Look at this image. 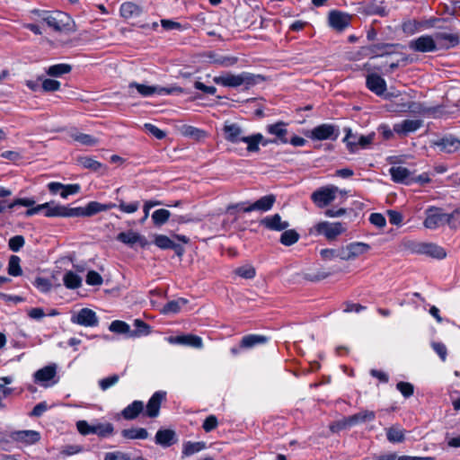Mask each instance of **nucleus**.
<instances>
[{
    "instance_id": "1",
    "label": "nucleus",
    "mask_w": 460,
    "mask_h": 460,
    "mask_svg": "<svg viewBox=\"0 0 460 460\" xmlns=\"http://www.w3.org/2000/svg\"><path fill=\"white\" fill-rule=\"evenodd\" d=\"M213 82L218 85L233 88H236L241 85L249 87L255 84L254 75L248 72H242L238 75L226 73L221 75L215 76Z\"/></svg>"
},
{
    "instance_id": "2",
    "label": "nucleus",
    "mask_w": 460,
    "mask_h": 460,
    "mask_svg": "<svg viewBox=\"0 0 460 460\" xmlns=\"http://www.w3.org/2000/svg\"><path fill=\"white\" fill-rule=\"evenodd\" d=\"M406 247L411 253L426 255L437 260H442L447 256L445 249L434 243L411 241Z\"/></svg>"
},
{
    "instance_id": "3",
    "label": "nucleus",
    "mask_w": 460,
    "mask_h": 460,
    "mask_svg": "<svg viewBox=\"0 0 460 460\" xmlns=\"http://www.w3.org/2000/svg\"><path fill=\"white\" fill-rule=\"evenodd\" d=\"M344 131L346 132V135L343 138V142L346 144L349 152L351 154L356 153L359 148H367L373 143L376 137L374 132L366 136L358 135L357 133H353L349 128H346Z\"/></svg>"
},
{
    "instance_id": "4",
    "label": "nucleus",
    "mask_w": 460,
    "mask_h": 460,
    "mask_svg": "<svg viewBox=\"0 0 460 460\" xmlns=\"http://www.w3.org/2000/svg\"><path fill=\"white\" fill-rule=\"evenodd\" d=\"M425 218L423 226L429 230H437L447 225L446 212L444 208L429 206L424 211Z\"/></svg>"
},
{
    "instance_id": "5",
    "label": "nucleus",
    "mask_w": 460,
    "mask_h": 460,
    "mask_svg": "<svg viewBox=\"0 0 460 460\" xmlns=\"http://www.w3.org/2000/svg\"><path fill=\"white\" fill-rule=\"evenodd\" d=\"M306 136L313 141H335L340 136V128L333 124L323 123L314 127Z\"/></svg>"
},
{
    "instance_id": "6",
    "label": "nucleus",
    "mask_w": 460,
    "mask_h": 460,
    "mask_svg": "<svg viewBox=\"0 0 460 460\" xmlns=\"http://www.w3.org/2000/svg\"><path fill=\"white\" fill-rule=\"evenodd\" d=\"M44 215L47 217H83L82 207L69 208L60 204H57L54 201L46 202Z\"/></svg>"
},
{
    "instance_id": "7",
    "label": "nucleus",
    "mask_w": 460,
    "mask_h": 460,
    "mask_svg": "<svg viewBox=\"0 0 460 460\" xmlns=\"http://www.w3.org/2000/svg\"><path fill=\"white\" fill-rule=\"evenodd\" d=\"M76 428L80 434L86 436L89 434H96L99 437L106 438L113 434L114 427L111 423H98L90 425L86 420H78Z\"/></svg>"
},
{
    "instance_id": "8",
    "label": "nucleus",
    "mask_w": 460,
    "mask_h": 460,
    "mask_svg": "<svg viewBox=\"0 0 460 460\" xmlns=\"http://www.w3.org/2000/svg\"><path fill=\"white\" fill-rule=\"evenodd\" d=\"M347 230L346 226L341 222L322 221L314 226L316 234L323 235L328 240H334Z\"/></svg>"
},
{
    "instance_id": "9",
    "label": "nucleus",
    "mask_w": 460,
    "mask_h": 460,
    "mask_svg": "<svg viewBox=\"0 0 460 460\" xmlns=\"http://www.w3.org/2000/svg\"><path fill=\"white\" fill-rule=\"evenodd\" d=\"M337 192L336 186L328 185L314 190L311 195V199L318 208H323L336 199Z\"/></svg>"
},
{
    "instance_id": "10",
    "label": "nucleus",
    "mask_w": 460,
    "mask_h": 460,
    "mask_svg": "<svg viewBox=\"0 0 460 460\" xmlns=\"http://www.w3.org/2000/svg\"><path fill=\"white\" fill-rule=\"evenodd\" d=\"M128 87L129 89L136 88L137 93L145 97L151 96L153 94L164 95L181 92L180 87L150 86L136 82L130 83Z\"/></svg>"
},
{
    "instance_id": "11",
    "label": "nucleus",
    "mask_w": 460,
    "mask_h": 460,
    "mask_svg": "<svg viewBox=\"0 0 460 460\" xmlns=\"http://www.w3.org/2000/svg\"><path fill=\"white\" fill-rule=\"evenodd\" d=\"M71 323L84 327H95L99 324V318L93 310L84 307L72 314Z\"/></svg>"
},
{
    "instance_id": "12",
    "label": "nucleus",
    "mask_w": 460,
    "mask_h": 460,
    "mask_svg": "<svg viewBox=\"0 0 460 460\" xmlns=\"http://www.w3.org/2000/svg\"><path fill=\"white\" fill-rule=\"evenodd\" d=\"M11 443L22 444L24 446L33 445L40 441V434L36 430H15L9 432Z\"/></svg>"
},
{
    "instance_id": "13",
    "label": "nucleus",
    "mask_w": 460,
    "mask_h": 460,
    "mask_svg": "<svg viewBox=\"0 0 460 460\" xmlns=\"http://www.w3.org/2000/svg\"><path fill=\"white\" fill-rule=\"evenodd\" d=\"M376 419V413L373 411L364 410L356 414L343 418L339 426L342 429L353 427L359 423L373 421Z\"/></svg>"
},
{
    "instance_id": "14",
    "label": "nucleus",
    "mask_w": 460,
    "mask_h": 460,
    "mask_svg": "<svg viewBox=\"0 0 460 460\" xmlns=\"http://www.w3.org/2000/svg\"><path fill=\"white\" fill-rule=\"evenodd\" d=\"M410 49L416 52H433L437 50V44L432 36L422 35L409 42Z\"/></svg>"
},
{
    "instance_id": "15",
    "label": "nucleus",
    "mask_w": 460,
    "mask_h": 460,
    "mask_svg": "<svg viewBox=\"0 0 460 460\" xmlns=\"http://www.w3.org/2000/svg\"><path fill=\"white\" fill-rule=\"evenodd\" d=\"M288 124L284 121H277L272 124H268L265 128L266 132L271 136H274V140L277 145H285L288 143Z\"/></svg>"
},
{
    "instance_id": "16",
    "label": "nucleus",
    "mask_w": 460,
    "mask_h": 460,
    "mask_svg": "<svg viewBox=\"0 0 460 460\" xmlns=\"http://www.w3.org/2000/svg\"><path fill=\"white\" fill-rule=\"evenodd\" d=\"M434 146L441 152L451 154L460 150V139L453 135H447L435 141Z\"/></svg>"
},
{
    "instance_id": "17",
    "label": "nucleus",
    "mask_w": 460,
    "mask_h": 460,
    "mask_svg": "<svg viewBox=\"0 0 460 460\" xmlns=\"http://www.w3.org/2000/svg\"><path fill=\"white\" fill-rule=\"evenodd\" d=\"M342 248L344 252L343 261H350L367 252L370 245L362 242H354Z\"/></svg>"
},
{
    "instance_id": "18",
    "label": "nucleus",
    "mask_w": 460,
    "mask_h": 460,
    "mask_svg": "<svg viewBox=\"0 0 460 460\" xmlns=\"http://www.w3.org/2000/svg\"><path fill=\"white\" fill-rule=\"evenodd\" d=\"M329 25L338 31H344L350 23V16L340 11H331L328 16Z\"/></svg>"
},
{
    "instance_id": "19",
    "label": "nucleus",
    "mask_w": 460,
    "mask_h": 460,
    "mask_svg": "<svg viewBox=\"0 0 460 460\" xmlns=\"http://www.w3.org/2000/svg\"><path fill=\"white\" fill-rule=\"evenodd\" d=\"M260 225L270 231H284L289 226L288 221H283L280 215L274 214L263 217L260 221Z\"/></svg>"
},
{
    "instance_id": "20",
    "label": "nucleus",
    "mask_w": 460,
    "mask_h": 460,
    "mask_svg": "<svg viewBox=\"0 0 460 460\" xmlns=\"http://www.w3.org/2000/svg\"><path fill=\"white\" fill-rule=\"evenodd\" d=\"M225 139L233 144L242 142L244 134L242 128L236 123L226 122L223 128Z\"/></svg>"
},
{
    "instance_id": "21",
    "label": "nucleus",
    "mask_w": 460,
    "mask_h": 460,
    "mask_svg": "<svg viewBox=\"0 0 460 460\" xmlns=\"http://www.w3.org/2000/svg\"><path fill=\"white\" fill-rule=\"evenodd\" d=\"M276 202V197L273 194H269L261 197L255 202H252L248 205V208H244L245 213H249L252 211H261L267 212L270 210Z\"/></svg>"
},
{
    "instance_id": "22",
    "label": "nucleus",
    "mask_w": 460,
    "mask_h": 460,
    "mask_svg": "<svg viewBox=\"0 0 460 460\" xmlns=\"http://www.w3.org/2000/svg\"><path fill=\"white\" fill-rule=\"evenodd\" d=\"M165 396L166 393L163 391H157L151 396L146 409V415L147 417L155 418L159 415L161 403L165 399Z\"/></svg>"
},
{
    "instance_id": "23",
    "label": "nucleus",
    "mask_w": 460,
    "mask_h": 460,
    "mask_svg": "<svg viewBox=\"0 0 460 460\" xmlns=\"http://www.w3.org/2000/svg\"><path fill=\"white\" fill-rule=\"evenodd\" d=\"M421 126L422 120L420 119H404L394 125V131L398 135L406 136L417 131Z\"/></svg>"
},
{
    "instance_id": "24",
    "label": "nucleus",
    "mask_w": 460,
    "mask_h": 460,
    "mask_svg": "<svg viewBox=\"0 0 460 460\" xmlns=\"http://www.w3.org/2000/svg\"><path fill=\"white\" fill-rule=\"evenodd\" d=\"M57 375V365L50 364L48 365L34 373V381L37 384H40L44 386H49V385L45 384L52 380Z\"/></svg>"
},
{
    "instance_id": "25",
    "label": "nucleus",
    "mask_w": 460,
    "mask_h": 460,
    "mask_svg": "<svg viewBox=\"0 0 460 460\" xmlns=\"http://www.w3.org/2000/svg\"><path fill=\"white\" fill-rule=\"evenodd\" d=\"M367 87L377 96H381L386 91V83L384 78L376 74H370L366 79Z\"/></svg>"
},
{
    "instance_id": "26",
    "label": "nucleus",
    "mask_w": 460,
    "mask_h": 460,
    "mask_svg": "<svg viewBox=\"0 0 460 460\" xmlns=\"http://www.w3.org/2000/svg\"><path fill=\"white\" fill-rule=\"evenodd\" d=\"M177 441L176 433L170 429H160L155 434V442L164 447H168Z\"/></svg>"
},
{
    "instance_id": "27",
    "label": "nucleus",
    "mask_w": 460,
    "mask_h": 460,
    "mask_svg": "<svg viewBox=\"0 0 460 460\" xmlns=\"http://www.w3.org/2000/svg\"><path fill=\"white\" fill-rule=\"evenodd\" d=\"M118 208V205L112 202L102 204L97 201L89 202L86 207L82 208L83 217H92L102 211H107L111 208Z\"/></svg>"
},
{
    "instance_id": "28",
    "label": "nucleus",
    "mask_w": 460,
    "mask_h": 460,
    "mask_svg": "<svg viewBox=\"0 0 460 460\" xmlns=\"http://www.w3.org/2000/svg\"><path fill=\"white\" fill-rule=\"evenodd\" d=\"M170 343L180 344L183 346L199 348L201 347V338L194 334H184L172 336L168 339Z\"/></svg>"
},
{
    "instance_id": "29",
    "label": "nucleus",
    "mask_w": 460,
    "mask_h": 460,
    "mask_svg": "<svg viewBox=\"0 0 460 460\" xmlns=\"http://www.w3.org/2000/svg\"><path fill=\"white\" fill-rule=\"evenodd\" d=\"M65 19L68 20L69 17L64 13H50L49 15L45 19V22L49 27L52 28L55 31H62L67 25L65 22Z\"/></svg>"
},
{
    "instance_id": "30",
    "label": "nucleus",
    "mask_w": 460,
    "mask_h": 460,
    "mask_svg": "<svg viewBox=\"0 0 460 460\" xmlns=\"http://www.w3.org/2000/svg\"><path fill=\"white\" fill-rule=\"evenodd\" d=\"M269 338L261 334H248L242 338L240 341V348L242 349H252L258 345H262L267 343Z\"/></svg>"
},
{
    "instance_id": "31",
    "label": "nucleus",
    "mask_w": 460,
    "mask_h": 460,
    "mask_svg": "<svg viewBox=\"0 0 460 460\" xmlns=\"http://www.w3.org/2000/svg\"><path fill=\"white\" fill-rule=\"evenodd\" d=\"M143 411L144 402L137 400L122 410L121 416L127 420H132L137 419Z\"/></svg>"
},
{
    "instance_id": "32",
    "label": "nucleus",
    "mask_w": 460,
    "mask_h": 460,
    "mask_svg": "<svg viewBox=\"0 0 460 460\" xmlns=\"http://www.w3.org/2000/svg\"><path fill=\"white\" fill-rule=\"evenodd\" d=\"M117 240L130 246H133L137 243H139L141 246H145L146 244L145 237L133 231L119 233L117 235Z\"/></svg>"
},
{
    "instance_id": "33",
    "label": "nucleus",
    "mask_w": 460,
    "mask_h": 460,
    "mask_svg": "<svg viewBox=\"0 0 460 460\" xmlns=\"http://www.w3.org/2000/svg\"><path fill=\"white\" fill-rule=\"evenodd\" d=\"M408 111L410 112L419 114L421 116H435L437 108L427 107L420 102H411L407 104Z\"/></svg>"
},
{
    "instance_id": "34",
    "label": "nucleus",
    "mask_w": 460,
    "mask_h": 460,
    "mask_svg": "<svg viewBox=\"0 0 460 460\" xmlns=\"http://www.w3.org/2000/svg\"><path fill=\"white\" fill-rule=\"evenodd\" d=\"M435 37L439 43L443 42L442 47L446 49L456 47L460 43V38L457 34L438 32Z\"/></svg>"
},
{
    "instance_id": "35",
    "label": "nucleus",
    "mask_w": 460,
    "mask_h": 460,
    "mask_svg": "<svg viewBox=\"0 0 460 460\" xmlns=\"http://www.w3.org/2000/svg\"><path fill=\"white\" fill-rule=\"evenodd\" d=\"M120 14L126 19L137 17L142 13V8L131 2L124 3L120 5Z\"/></svg>"
},
{
    "instance_id": "36",
    "label": "nucleus",
    "mask_w": 460,
    "mask_h": 460,
    "mask_svg": "<svg viewBox=\"0 0 460 460\" xmlns=\"http://www.w3.org/2000/svg\"><path fill=\"white\" fill-rule=\"evenodd\" d=\"M262 140V134L255 133L251 136L243 137L241 143L246 144V150L249 153H257L260 151V142Z\"/></svg>"
},
{
    "instance_id": "37",
    "label": "nucleus",
    "mask_w": 460,
    "mask_h": 460,
    "mask_svg": "<svg viewBox=\"0 0 460 460\" xmlns=\"http://www.w3.org/2000/svg\"><path fill=\"white\" fill-rule=\"evenodd\" d=\"M121 436L126 439H146L149 434L144 428H130L122 429Z\"/></svg>"
},
{
    "instance_id": "38",
    "label": "nucleus",
    "mask_w": 460,
    "mask_h": 460,
    "mask_svg": "<svg viewBox=\"0 0 460 460\" xmlns=\"http://www.w3.org/2000/svg\"><path fill=\"white\" fill-rule=\"evenodd\" d=\"M389 172L393 181L395 182H406L411 176L410 171L402 166H393Z\"/></svg>"
},
{
    "instance_id": "39",
    "label": "nucleus",
    "mask_w": 460,
    "mask_h": 460,
    "mask_svg": "<svg viewBox=\"0 0 460 460\" xmlns=\"http://www.w3.org/2000/svg\"><path fill=\"white\" fill-rule=\"evenodd\" d=\"M64 285L66 288L76 289L82 286V279L73 271H67L63 278Z\"/></svg>"
},
{
    "instance_id": "40",
    "label": "nucleus",
    "mask_w": 460,
    "mask_h": 460,
    "mask_svg": "<svg viewBox=\"0 0 460 460\" xmlns=\"http://www.w3.org/2000/svg\"><path fill=\"white\" fill-rule=\"evenodd\" d=\"M71 137L81 145L87 146H93L99 143V140L96 137L84 133H74L71 135Z\"/></svg>"
},
{
    "instance_id": "41",
    "label": "nucleus",
    "mask_w": 460,
    "mask_h": 460,
    "mask_svg": "<svg viewBox=\"0 0 460 460\" xmlns=\"http://www.w3.org/2000/svg\"><path fill=\"white\" fill-rule=\"evenodd\" d=\"M21 259L17 255H11L8 261L7 271L10 276L18 277L22 274L20 265Z\"/></svg>"
},
{
    "instance_id": "42",
    "label": "nucleus",
    "mask_w": 460,
    "mask_h": 460,
    "mask_svg": "<svg viewBox=\"0 0 460 460\" xmlns=\"http://www.w3.org/2000/svg\"><path fill=\"white\" fill-rule=\"evenodd\" d=\"M72 70V66L68 64H57L50 66L46 73L49 76L58 77L62 75L68 74Z\"/></svg>"
},
{
    "instance_id": "43",
    "label": "nucleus",
    "mask_w": 460,
    "mask_h": 460,
    "mask_svg": "<svg viewBox=\"0 0 460 460\" xmlns=\"http://www.w3.org/2000/svg\"><path fill=\"white\" fill-rule=\"evenodd\" d=\"M171 217L169 210L165 208H160L152 214V220L156 226H161L165 224Z\"/></svg>"
},
{
    "instance_id": "44",
    "label": "nucleus",
    "mask_w": 460,
    "mask_h": 460,
    "mask_svg": "<svg viewBox=\"0 0 460 460\" xmlns=\"http://www.w3.org/2000/svg\"><path fill=\"white\" fill-rule=\"evenodd\" d=\"M299 239V234L294 229L285 230L280 236V243L285 246H290L296 243Z\"/></svg>"
},
{
    "instance_id": "45",
    "label": "nucleus",
    "mask_w": 460,
    "mask_h": 460,
    "mask_svg": "<svg viewBox=\"0 0 460 460\" xmlns=\"http://www.w3.org/2000/svg\"><path fill=\"white\" fill-rule=\"evenodd\" d=\"M186 304V300L181 298L178 300H172L164 305L162 309V313L164 314H177L180 312L182 305Z\"/></svg>"
},
{
    "instance_id": "46",
    "label": "nucleus",
    "mask_w": 460,
    "mask_h": 460,
    "mask_svg": "<svg viewBox=\"0 0 460 460\" xmlns=\"http://www.w3.org/2000/svg\"><path fill=\"white\" fill-rule=\"evenodd\" d=\"M77 162L84 168L90 169L94 172L99 171L102 167V164L100 162L89 156L78 157Z\"/></svg>"
},
{
    "instance_id": "47",
    "label": "nucleus",
    "mask_w": 460,
    "mask_h": 460,
    "mask_svg": "<svg viewBox=\"0 0 460 460\" xmlns=\"http://www.w3.org/2000/svg\"><path fill=\"white\" fill-rule=\"evenodd\" d=\"M447 225L451 229L460 227V207L454 209L451 213H446Z\"/></svg>"
},
{
    "instance_id": "48",
    "label": "nucleus",
    "mask_w": 460,
    "mask_h": 460,
    "mask_svg": "<svg viewBox=\"0 0 460 460\" xmlns=\"http://www.w3.org/2000/svg\"><path fill=\"white\" fill-rule=\"evenodd\" d=\"M321 257L325 261H332L336 258L343 260L344 252L343 248L341 249H322L320 252Z\"/></svg>"
},
{
    "instance_id": "49",
    "label": "nucleus",
    "mask_w": 460,
    "mask_h": 460,
    "mask_svg": "<svg viewBox=\"0 0 460 460\" xmlns=\"http://www.w3.org/2000/svg\"><path fill=\"white\" fill-rule=\"evenodd\" d=\"M387 439L392 443H400L404 440L403 429L392 427L386 431Z\"/></svg>"
},
{
    "instance_id": "50",
    "label": "nucleus",
    "mask_w": 460,
    "mask_h": 460,
    "mask_svg": "<svg viewBox=\"0 0 460 460\" xmlns=\"http://www.w3.org/2000/svg\"><path fill=\"white\" fill-rule=\"evenodd\" d=\"M109 330L112 332L119 334H126L131 332L130 326L127 323L119 320H115L111 322V323L109 326Z\"/></svg>"
},
{
    "instance_id": "51",
    "label": "nucleus",
    "mask_w": 460,
    "mask_h": 460,
    "mask_svg": "<svg viewBox=\"0 0 460 460\" xmlns=\"http://www.w3.org/2000/svg\"><path fill=\"white\" fill-rule=\"evenodd\" d=\"M234 273L245 279H252L255 277L256 271L252 265H244L235 269Z\"/></svg>"
},
{
    "instance_id": "52",
    "label": "nucleus",
    "mask_w": 460,
    "mask_h": 460,
    "mask_svg": "<svg viewBox=\"0 0 460 460\" xmlns=\"http://www.w3.org/2000/svg\"><path fill=\"white\" fill-rule=\"evenodd\" d=\"M216 66H222V67H230L234 66L237 61L238 58L234 56H224L222 54L219 55L218 58L215 60Z\"/></svg>"
},
{
    "instance_id": "53",
    "label": "nucleus",
    "mask_w": 460,
    "mask_h": 460,
    "mask_svg": "<svg viewBox=\"0 0 460 460\" xmlns=\"http://www.w3.org/2000/svg\"><path fill=\"white\" fill-rule=\"evenodd\" d=\"M396 389L402 394L404 398L411 397L414 393V386L412 384L408 382H398L396 384Z\"/></svg>"
},
{
    "instance_id": "54",
    "label": "nucleus",
    "mask_w": 460,
    "mask_h": 460,
    "mask_svg": "<svg viewBox=\"0 0 460 460\" xmlns=\"http://www.w3.org/2000/svg\"><path fill=\"white\" fill-rule=\"evenodd\" d=\"M139 207H140L139 201H134V202L128 204L125 201H123L122 199H120L119 201V205H118L119 209L127 214L135 213L136 211H137Z\"/></svg>"
},
{
    "instance_id": "55",
    "label": "nucleus",
    "mask_w": 460,
    "mask_h": 460,
    "mask_svg": "<svg viewBox=\"0 0 460 460\" xmlns=\"http://www.w3.org/2000/svg\"><path fill=\"white\" fill-rule=\"evenodd\" d=\"M420 22L415 20H408L402 22V30L407 35H413L419 31Z\"/></svg>"
},
{
    "instance_id": "56",
    "label": "nucleus",
    "mask_w": 460,
    "mask_h": 460,
    "mask_svg": "<svg viewBox=\"0 0 460 460\" xmlns=\"http://www.w3.org/2000/svg\"><path fill=\"white\" fill-rule=\"evenodd\" d=\"M25 240L22 235H14L9 239V248L13 252H19L24 245Z\"/></svg>"
},
{
    "instance_id": "57",
    "label": "nucleus",
    "mask_w": 460,
    "mask_h": 460,
    "mask_svg": "<svg viewBox=\"0 0 460 460\" xmlns=\"http://www.w3.org/2000/svg\"><path fill=\"white\" fill-rule=\"evenodd\" d=\"M155 244L161 249H171L173 244V241L171 240L168 236L164 234H158L155 238Z\"/></svg>"
},
{
    "instance_id": "58",
    "label": "nucleus",
    "mask_w": 460,
    "mask_h": 460,
    "mask_svg": "<svg viewBox=\"0 0 460 460\" xmlns=\"http://www.w3.org/2000/svg\"><path fill=\"white\" fill-rule=\"evenodd\" d=\"M119 380L118 375H112L108 377L102 378L99 381V386L102 391H106L112 385H116Z\"/></svg>"
},
{
    "instance_id": "59",
    "label": "nucleus",
    "mask_w": 460,
    "mask_h": 460,
    "mask_svg": "<svg viewBox=\"0 0 460 460\" xmlns=\"http://www.w3.org/2000/svg\"><path fill=\"white\" fill-rule=\"evenodd\" d=\"M391 47L388 44H376L367 48L368 54L372 57H379L386 54V49Z\"/></svg>"
},
{
    "instance_id": "60",
    "label": "nucleus",
    "mask_w": 460,
    "mask_h": 460,
    "mask_svg": "<svg viewBox=\"0 0 460 460\" xmlns=\"http://www.w3.org/2000/svg\"><path fill=\"white\" fill-rule=\"evenodd\" d=\"M201 450V443L200 442H187L183 447V455L186 456H190L195 453H198Z\"/></svg>"
},
{
    "instance_id": "61",
    "label": "nucleus",
    "mask_w": 460,
    "mask_h": 460,
    "mask_svg": "<svg viewBox=\"0 0 460 460\" xmlns=\"http://www.w3.org/2000/svg\"><path fill=\"white\" fill-rule=\"evenodd\" d=\"M34 285L40 291L43 293L49 292L52 288L51 282L48 279L41 277L36 278Z\"/></svg>"
},
{
    "instance_id": "62",
    "label": "nucleus",
    "mask_w": 460,
    "mask_h": 460,
    "mask_svg": "<svg viewBox=\"0 0 460 460\" xmlns=\"http://www.w3.org/2000/svg\"><path fill=\"white\" fill-rule=\"evenodd\" d=\"M86 283L90 286H99L102 284V276L95 270H90L86 275Z\"/></svg>"
},
{
    "instance_id": "63",
    "label": "nucleus",
    "mask_w": 460,
    "mask_h": 460,
    "mask_svg": "<svg viewBox=\"0 0 460 460\" xmlns=\"http://www.w3.org/2000/svg\"><path fill=\"white\" fill-rule=\"evenodd\" d=\"M79 184H63L62 191H60V196L63 199H66L69 195L76 194L80 191Z\"/></svg>"
},
{
    "instance_id": "64",
    "label": "nucleus",
    "mask_w": 460,
    "mask_h": 460,
    "mask_svg": "<svg viewBox=\"0 0 460 460\" xmlns=\"http://www.w3.org/2000/svg\"><path fill=\"white\" fill-rule=\"evenodd\" d=\"M104 460H130V457L124 452L114 451L106 453Z\"/></svg>"
}]
</instances>
